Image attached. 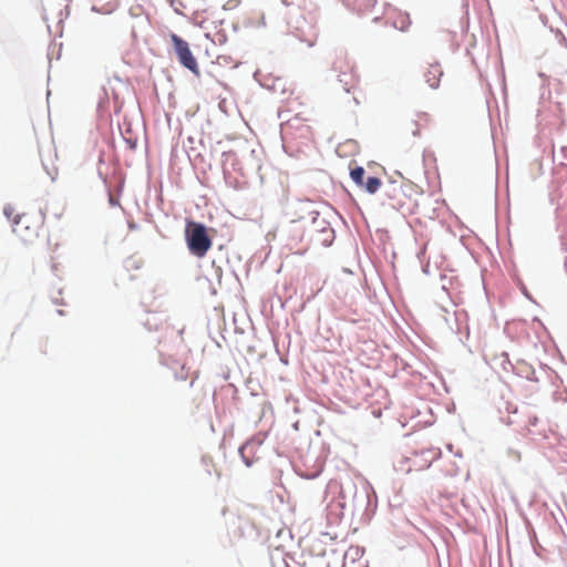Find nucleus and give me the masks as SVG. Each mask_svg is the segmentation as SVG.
Listing matches in <instances>:
<instances>
[{
  "instance_id": "6e6552de",
  "label": "nucleus",
  "mask_w": 567,
  "mask_h": 567,
  "mask_svg": "<svg viewBox=\"0 0 567 567\" xmlns=\"http://www.w3.org/2000/svg\"><path fill=\"white\" fill-rule=\"evenodd\" d=\"M364 174H365L364 168L361 166H355L354 168H352L350 171V176H351L352 181L360 187H363V185H364V181H363Z\"/></svg>"
},
{
  "instance_id": "39448f33",
  "label": "nucleus",
  "mask_w": 567,
  "mask_h": 567,
  "mask_svg": "<svg viewBox=\"0 0 567 567\" xmlns=\"http://www.w3.org/2000/svg\"><path fill=\"white\" fill-rule=\"evenodd\" d=\"M343 567H368L364 550L359 546L349 547L343 556Z\"/></svg>"
},
{
  "instance_id": "1a4fd4ad",
  "label": "nucleus",
  "mask_w": 567,
  "mask_h": 567,
  "mask_svg": "<svg viewBox=\"0 0 567 567\" xmlns=\"http://www.w3.org/2000/svg\"><path fill=\"white\" fill-rule=\"evenodd\" d=\"M381 179L378 178V177H374V176H370L367 178V182H364V185L363 187L365 188V190L370 194H374L378 192V189L380 188L381 186Z\"/></svg>"
},
{
  "instance_id": "20e7f679",
  "label": "nucleus",
  "mask_w": 567,
  "mask_h": 567,
  "mask_svg": "<svg viewBox=\"0 0 567 567\" xmlns=\"http://www.w3.org/2000/svg\"><path fill=\"white\" fill-rule=\"evenodd\" d=\"M171 40L177 54L178 61L182 63V65L198 76L199 69L188 43L174 33L171 35Z\"/></svg>"
},
{
  "instance_id": "ddd939ff",
  "label": "nucleus",
  "mask_w": 567,
  "mask_h": 567,
  "mask_svg": "<svg viewBox=\"0 0 567 567\" xmlns=\"http://www.w3.org/2000/svg\"><path fill=\"white\" fill-rule=\"evenodd\" d=\"M312 214H313V212H312V210H309V212H308V216H311Z\"/></svg>"
},
{
  "instance_id": "f257e3e1",
  "label": "nucleus",
  "mask_w": 567,
  "mask_h": 567,
  "mask_svg": "<svg viewBox=\"0 0 567 567\" xmlns=\"http://www.w3.org/2000/svg\"><path fill=\"white\" fill-rule=\"evenodd\" d=\"M185 238L189 251L198 258L205 257L213 245L206 227L193 220L186 223Z\"/></svg>"
},
{
  "instance_id": "9b49d317",
  "label": "nucleus",
  "mask_w": 567,
  "mask_h": 567,
  "mask_svg": "<svg viewBox=\"0 0 567 567\" xmlns=\"http://www.w3.org/2000/svg\"><path fill=\"white\" fill-rule=\"evenodd\" d=\"M298 205L300 206L302 214L295 213L292 220H300V219L307 218V216L303 214V212L306 210V208H309L311 206L309 200H299Z\"/></svg>"
},
{
  "instance_id": "7ed1b4c3",
  "label": "nucleus",
  "mask_w": 567,
  "mask_h": 567,
  "mask_svg": "<svg viewBox=\"0 0 567 567\" xmlns=\"http://www.w3.org/2000/svg\"><path fill=\"white\" fill-rule=\"evenodd\" d=\"M40 218L33 219L30 214L18 215L13 223V233L23 241H31L37 238L41 227Z\"/></svg>"
},
{
  "instance_id": "f03ea898",
  "label": "nucleus",
  "mask_w": 567,
  "mask_h": 567,
  "mask_svg": "<svg viewBox=\"0 0 567 567\" xmlns=\"http://www.w3.org/2000/svg\"><path fill=\"white\" fill-rule=\"evenodd\" d=\"M332 68L337 73L338 81L341 83L346 92H350L358 86V74L344 52H337L334 54Z\"/></svg>"
},
{
  "instance_id": "423d86ee",
  "label": "nucleus",
  "mask_w": 567,
  "mask_h": 567,
  "mask_svg": "<svg viewBox=\"0 0 567 567\" xmlns=\"http://www.w3.org/2000/svg\"><path fill=\"white\" fill-rule=\"evenodd\" d=\"M442 75L443 72L439 63L429 64L425 72L423 73V78L431 89L439 87Z\"/></svg>"
},
{
  "instance_id": "0eeeda50",
  "label": "nucleus",
  "mask_w": 567,
  "mask_h": 567,
  "mask_svg": "<svg viewBox=\"0 0 567 567\" xmlns=\"http://www.w3.org/2000/svg\"><path fill=\"white\" fill-rule=\"evenodd\" d=\"M392 24L394 28L405 31L411 25V19L410 16L405 12L401 11H393L391 16Z\"/></svg>"
},
{
  "instance_id": "f8f14e48",
  "label": "nucleus",
  "mask_w": 567,
  "mask_h": 567,
  "mask_svg": "<svg viewBox=\"0 0 567 567\" xmlns=\"http://www.w3.org/2000/svg\"><path fill=\"white\" fill-rule=\"evenodd\" d=\"M537 422V417H533L532 424H535Z\"/></svg>"
},
{
  "instance_id": "9d476101",
  "label": "nucleus",
  "mask_w": 567,
  "mask_h": 567,
  "mask_svg": "<svg viewBox=\"0 0 567 567\" xmlns=\"http://www.w3.org/2000/svg\"><path fill=\"white\" fill-rule=\"evenodd\" d=\"M264 440H265V435L259 433L257 435H255L254 437H251L241 449H240V453L243 454L245 450L247 449H254V447H257V446H260L262 443H264Z\"/></svg>"
}]
</instances>
